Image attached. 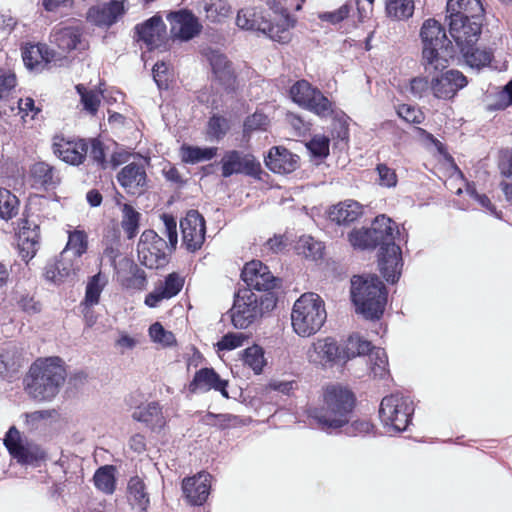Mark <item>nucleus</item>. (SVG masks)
Here are the masks:
<instances>
[{
	"label": "nucleus",
	"mask_w": 512,
	"mask_h": 512,
	"mask_svg": "<svg viewBox=\"0 0 512 512\" xmlns=\"http://www.w3.org/2000/svg\"><path fill=\"white\" fill-rule=\"evenodd\" d=\"M88 249V236L83 230H74L69 232L68 242L63 249L70 254L82 258Z\"/></svg>",
	"instance_id": "obj_47"
},
{
	"label": "nucleus",
	"mask_w": 512,
	"mask_h": 512,
	"mask_svg": "<svg viewBox=\"0 0 512 512\" xmlns=\"http://www.w3.org/2000/svg\"><path fill=\"white\" fill-rule=\"evenodd\" d=\"M149 335L154 342L160 343L163 346H172L176 342L174 334L165 330L158 322L150 326Z\"/></svg>",
	"instance_id": "obj_54"
},
{
	"label": "nucleus",
	"mask_w": 512,
	"mask_h": 512,
	"mask_svg": "<svg viewBox=\"0 0 512 512\" xmlns=\"http://www.w3.org/2000/svg\"><path fill=\"white\" fill-rule=\"evenodd\" d=\"M30 177L35 187L50 188L59 182L54 168L46 162L34 163L30 168Z\"/></svg>",
	"instance_id": "obj_36"
},
{
	"label": "nucleus",
	"mask_w": 512,
	"mask_h": 512,
	"mask_svg": "<svg viewBox=\"0 0 512 512\" xmlns=\"http://www.w3.org/2000/svg\"><path fill=\"white\" fill-rule=\"evenodd\" d=\"M349 241L353 247L360 249L376 248L375 240H373L369 229L354 230L349 234Z\"/></svg>",
	"instance_id": "obj_53"
},
{
	"label": "nucleus",
	"mask_w": 512,
	"mask_h": 512,
	"mask_svg": "<svg viewBox=\"0 0 512 512\" xmlns=\"http://www.w3.org/2000/svg\"><path fill=\"white\" fill-rule=\"evenodd\" d=\"M241 277L250 290L271 291L280 283L279 278L275 277L269 268L258 260L247 263L242 270Z\"/></svg>",
	"instance_id": "obj_14"
},
{
	"label": "nucleus",
	"mask_w": 512,
	"mask_h": 512,
	"mask_svg": "<svg viewBox=\"0 0 512 512\" xmlns=\"http://www.w3.org/2000/svg\"><path fill=\"white\" fill-rule=\"evenodd\" d=\"M82 267V259L62 250L57 260L45 267V277L53 283H61L75 277Z\"/></svg>",
	"instance_id": "obj_16"
},
{
	"label": "nucleus",
	"mask_w": 512,
	"mask_h": 512,
	"mask_svg": "<svg viewBox=\"0 0 512 512\" xmlns=\"http://www.w3.org/2000/svg\"><path fill=\"white\" fill-rule=\"evenodd\" d=\"M162 220L169 244L154 230H145L137 245L138 259L149 269L163 267L168 262L167 250L175 249L178 242L176 220L166 214L162 216Z\"/></svg>",
	"instance_id": "obj_4"
},
{
	"label": "nucleus",
	"mask_w": 512,
	"mask_h": 512,
	"mask_svg": "<svg viewBox=\"0 0 512 512\" xmlns=\"http://www.w3.org/2000/svg\"><path fill=\"white\" fill-rule=\"evenodd\" d=\"M351 297L356 312L366 319H379L382 316L387 302V292L376 275L353 276Z\"/></svg>",
	"instance_id": "obj_6"
},
{
	"label": "nucleus",
	"mask_w": 512,
	"mask_h": 512,
	"mask_svg": "<svg viewBox=\"0 0 512 512\" xmlns=\"http://www.w3.org/2000/svg\"><path fill=\"white\" fill-rule=\"evenodd\" d=\"M22 354L15 345H9L0 354V377L9 379L22 366Z\"/></svg>",
	"instance_id": "obj_34"
},
{
	"label": "nucleus",
	"mask_w": 512,
	"mask_h": 512,
	"mask_svg": "<svg viewBox=\"0 0 512 512\" xmlns=\"http://www.w3.org/2000/svg\"><path fill=\"white\" fill-rule=\"evenodd\" d=\"M449 33L460 49L473 46L481 33V24L476 16L452 18L449 20Z\"/></svg>",
	"instance_id": "obj_17"
},
{
	"label": "nucleus",
	"mask_w": 512,
	"mask_h": 512,
	"mask_svg": "<svg viewBox=\"0 0 512 512\" xmlns=\"http://www.w3.org/2000/svg\"><path fill=\"white\" fill-rule=\"evenodd\" d=\"M229 129V121L225 117L213 115L208 121L207 134L209 137L219 141L226 135Z\"/></svg>",
	"instance_id": "obj_52"
},
{
	"label": "nucleus",
	"mask_w": 512,
	"mask_h": 512,
	"mask_svg": "<svg viewBox=\"0 0 512 512\" xmlns=\"http://www.w3.org/2000/svg\"><path fill=\"white\" fill-rule=\"evenodd\" d=\"M88 143L87 155L99 168L106 167L105 151L103 143L98 139H90Z\"/></svg>",
	"instance_id": "obj_56"
},
{
	"label": "nucleus",
	"mask_w": 512,
	"mask_h": 512,
	"mask_svg": "<svg viewBox=\"0 0 512 512\" xmlns=\"http://www.w3.org/2000/svg\"><path fill=\"white\" fill-rule=\"evenodd\" d=\"M81 97V103L86 111L94 115L101 103V93L96 90H88L82 84L76 86Z\"/></svg>",
	"instance_id": "obj_51"
},
{
	"label": "nucleus",
	"mask_w": 512,
	"mask_h": 512,
	"mask_svg": "<svg viewBox=\"0 0 512 512\" xmlns=\"http://www.w3.org/2000/svg\"><path fill=\"white\" fill-rule=\"evenodd\" d=\"M414 0H386V12L397 20L410 18L414 13Z\"/></svg>",
	"instance_id": "obj_44"
},
{
	"label": "nucleus",
	"mask_w": 512,
	"mask_h": 512,
	"mask_svg": "<svg viewBox=\"0 0 512 512\" xmlns=\"http://www.w3.org/2000/svg\"><path fill=\"white\" fill-rule=\"evenodd\" d=\"M127 499L134 512H147L150 505L149 494L144 481L139 476L131 477L127 485Z\"/></svg>",
	"instance_id": "obj_29"
},
{
	"label": "nucleus",
	"mask_w": 512,
	"mask_h": 512,
	"mask_svg": "<svg viewBox=\"0 0 512 512\" xmlns=\"http://www.w3.org/2000/svg\"><path fill=\"white\" fill-rule=\"evenodd\" d=\"M373 350L371 342L363 339L358 334L351 335L345 344L342 353V359H350L356 356H362L366 353H371Z\"/></svg>",
	"instance_id": "obj_41"
},
{
	"label": "nucleus",
	"mask_w": 512,
	"mask_h": 512,
	"mask_svg": "<svg viewBox=\"0 0 512 512\" xmlns=\"http://www.w3.org/2000/svg\"><path fill=\"white\" fill-rule=\"evenodd\" d=\"M268 124V117L264 113L256 111L246 118L244 122V133L247 134L257 130H266Z\"/></svg>",
	"instance_id": "obj_60"
},
{
	"label": "nucleus",
	"mask_w": 512,
	"mask_h": 512,
	"mask_svg": "<svg viewBox=\"0 0 512 512\" xmlns=\"http://www.w3.org/2000/svg\"><path fill=\"white\" fill-rule=\"evenodd\" d=\"M171 34L182 41H188L197 36L202 29L198 18L187 10L178 11L170 15Z\"/></svg>",
	"instance_id": "obj_21"
},
{
	"label": "nucleus",
	"mask_w": 512,
	"mask_h": 512,
	"mask_svg": "<svg viewBox=\"0 0 512 512\" xmlns=\"http://www.w3.org/2000/svg\"><path fill=\"white\" fill-rule=\"evenodd\" d=\"M370 371L375 378H384L388 374V357L384 349L373 348L368 354Z\"/></svg>",
	"instance_id": "obj_46"
},
{
	"label": "nucleus",
	"mask_w": 512,
	"mask_h": 512,
	"mask_svg": "<svg viewBox=\"0 0 512 512\" xmlns=\"http://www.w3.org/2000/svg\"><path fill=\"white\" fill-rule=\"evenodd\" d=\"M447 18H465L477 16L482 11L479 0H448Z\"/></svg>",
	"instance_id": "obj_37"
},
{
	"label": "nucleus",
	"mask_w": 512,
	"mask_h": 512,
	"mask_svg": "<svg viewBox=\"0 0 512 512\" xmlns=\"http://www.w3.org/2000/svg\"><path fill=\"white\" fill-rule=\"evenodd\" d=\"M107 284L108 277L102 272H98L88 279L85 296L81 302L82 312L86 317L89 309L99 303L101 293Z\"/></svg>",
	"instance_id": "obj_30"
},
{
	"label": "nucleus",
	"mask_w": 512,
	"mask_h": 512,
	"mask_svg": "<svg viewBox=\"0 0 512 512\" xmlns=\"http://www.w3.org/2000/svg\"><path fill=\"white\" fill-rule=\"evenodd\" d=\"M82 32L78 24L56 25L50 34V42L63 52H70L81 45Z\"/></svg>",
	"instance_id": "obj_25"
},
{
	"label": "nucleus",
	"mask_w": 512,
	"mask_h": 512,
	"mask_svg": "<svg viewBox=\"0 0 512 512\" xmlns=\"http://www.w3.org/2000/svg\"><path fill=\"white\" fill-rule=\"evenodd\" d=\"M209 61L213 70V73L217 77V79L226 86L230 88L234 84L235 76L234 71L232 69L231 63L228 61L227 57L218 52H212Z\"/></svg>",
	"instance_id": "obj_35"
},
{
	"label": "nucleus",
	"mask_w": 512,
	"mask_h": 512,
	"mask_svg": "<svg viewBox=\"0 0 512 512\" xmlns=\"http://www.w3.org/2000/svg\"><path fill=\"white\" fill-rule=\"evenodd\" d=\"M227 385L228 381L222 379L214 369L202 368L195 373L188 389L191 393L207 392L213 389L219 391L223 397L229 398Z\"/></svg>",
	"instance_id": "obj_22"
},
{
	"label": "nucleus",
	"mask_w": 512,
	"mask_h": 512,
	"mask_svg": "<svg viewBox=\"0 0 512 512\" xmlns=\"http://www.w3.org/2000/svg\"><path fill=\"white\" fill-rule=\"evenodd\" d=\"M119 184L128 194L141 195L147 186V175L143 165L130 163L117 175Z\"/></svg>",
	"instance_id": "obj_23"
},
{
	"label": "nucleus",
	"mask_w": 512,
	"mask_h": 512,
	"mask_svg": "<svg viewBox=\"0 0 512 512\" xmlns=\"http://www.w3.org/2000/svg\"><path fill=\"white\" fill-rule=\"evenodd\" d=\"M327 318L323 299L316 293H305L294 303L291 321L295 333L309 337L320 330Z\"/></svg>",
	"instance_id": "obj_8"
},
{
	"label": "nucleus",
	"mask_w": 512,
	"mask_h": 512,
	"mask_svg": "<svg viewBox=\"0 0 512 512\" xmlns=\"http://www.w3.org/2000/svg\"><path fill=\"white\" fill-rule=\"evenodd\" d=\"M4 445L9 451L10 455L15 458L17 453L25 446L22 443L20 432L16 427L12 426L5 435Z\"/></svg>",
	"instance_id": "obj_57"
},
{
	"label": "nucleus",
	"mask_w": 512,
	"mask_h": 512,
	"mask_svg": "<svg viewBox=\"0 0 512 512\" xmlns=\"http://www.w3.org/2000/svg\"><path fill=\"white\" fill-rule=\"evenodd\" d=\"M351 11L349 4H344L335 11L322 12L318 14V18L323 22H328L332 25H336L345 20Z\"/></svg>",
	"instance_id": "obj_61"
},
{
	"label": "nucleus",
	"mask_w": 512,
	"mask_h": 512,
	"mask_svg": "<svg viewBox=\"0 0 512 512\" xmlns=\"http://www.w3.org/2000/svg\"><path fill=\"white\" fill-rule=\"evenodd\" d=\"M124 13L123 2L111 0L109 3L91 7L88 19L98 26H111Z\"/></svg>",
	"instance_id": "obj_28"
},
{
	"label": "nucleus",
	"mask_w": 512,
	"mask_h": 512,
	"mask_svg": "<svg viewBox=\"0 0 512 512\" xmlns=\"http://www.w3.org/2000/svg\"><path fill=\"white\" fill-rule=\"evenodd\" d=\"M138 41H143L152 50L160 47L166 39V25L159 15H154L135 26Z\"/></svg>",
	"instance_id": "obj_20"
},
{
	"label": "nucleus",
	"mask_w": 512,
	"mask_h": 512,
	"mask_svg": "<svg viewBox=\"0 0 512 512\" xmlns=\"http://www.w3.org/2000/svg\"><path fill=\"white\" fill-rule=\"evenodd\" d=\"M290 96L296 104L320 117H329L333 114V103L308 81H297L290 88Z\"/></svg>",
	"instance_id": "obj_10"
},
{
	"label": "nucleus",
	"mask_w": 512,
	"mask_h": 512,
	"mask_svg": "<svg viewBox=\"0 0 512 512\" xmlns=\"http://www.w3.org/2000/svg\"><path fill=\"white\" fill-rule=\"evenodd\" d=\"M27 224L28 221H25V224L22 226L20 233L21 244L19 245L20 255L26 263L35 256L38 245V240L36 239L37 234L35 233L34 236L30 237L28 232L30 227H28Z\"/></svg>",
	"instance_id": "obj_48"
},
{
	"label": "nucleus",
	"mask_w": 512,
	"mask_h": 512,
	"mask_svg": "<svg viewBox=\"0 0 512 512\" xmlns=\"http://www.w3.org/2000/svg\"><path fill=\"white\" fill-rule=\"evenodd\" d=\"M65 377V369L59 358L38 360L30 367L24 380L25 390L37 401H49L58 394Z\"/></svg>",
	"instance_id": "obj_3"
},
{
	"label": "nucleus",
	"mask_w": 512,
	"mask_h": 512,
	"mask_svg": "<svg viewBox=\"0 0 512 512\" xmlns=\"http://www.w3.org/2000/svg\"><path fill=\"white\" fill-rule=\"evenodd\" d=\"M248 336L243 332L228 333L222 337L217 346L219 350H233L243 346Z\"/></svg>",
	"instance_id": "obj_58"
},
{
	"label": "nucleus",
	"mask_w": 512,
	"mask_h": 512,
	"mask_svg": "<svg viewBox=\"0 0 512 512\" xmlns=\"http://www.w3.org/2000/svg\"><path fill=\"white\" fill-rule=\"evenodd\" d=\"M368 229L375 240L376 247L380 246L381 274L387 282L393 284L398 281L403 266L401 249L395 244L396 236L401 235L400 231L396 223L385 215L377 216Z\"/></svg>",
	"instance_id": "obj_2"
},
{
	"label": "nucleus",
	"mask_w": 512,
	"mask_h": 512,
	"mask_svg": "<svg viewBox=\"0 0 512 512\" xmlns=\"http://www.w3.org/2000/svg\"><path fill=\"white\" fill-rule=\"evenodd\" d=\"M121 211V227L127 238L131 240L138 234L141 214L127 203L122 205Z\"/></svg>",
	"instance_id": "obj_39"
},
{
	"label": "nucleus",
	"mask_w": 512,
	"mask_h": 512,
	"mask_svg": "<svg viewBox=\"0 0 512 512\" xmlns=\"http://www.w3.org/2000/svg\"><path fill=\"white\" fill-rule=\"evenodd\" d=\"M460 50L466 63L472 68L480 69L487 66L490 64L493 57V53L490 49L474 48V45L466 46Z\"/></svg>",
	"instance_id": "obj_38"
},
{
	"label": "nucleus",
	"mask_w": 512,
	"mask_h": 512,
	"mask_svg": "<svg viewBox=\"0 0 512 512\" xmlns=\"http://www.w3.org/2000/svg\"><path fill=\"white\" fill-rule=\"evenodd\" d=\"M420 37L425 72L431 74L438 69H446L451 41L441 24L435 19H427L421 27Z\"/></svg>",
	"instance_id": "obj_7"
},
{
	"label": "nucleus",
	"mask_w": 512,
	"mask_h": 512,
	"mask_svg": "<svg viewBox=\"0 0 512 512\" xmlns=\"http://www.w3.org/2000/svg\"><path fill=\"white\" fill-rule=\"evenodd\" d=\"M44 452L37 446H24L15 456L18 462L22 464H34L44 458Z\"/></svg>",
	"instance_id": "obj_55"
},
{
	"label": "nucleus",
	"mask_w": 512,
	"mask_h": 512,
	"mask_svg": "<svg viewBox=\"0 0 512 512\" xmlns=\"http://www.w3.org/2000/svg\"><path fill=\"white\" fill-rule=\"evenodd\" d=\"M414 408L409 397L392 394L382 399L379 415L385 427L394 432L404 431L410 421Z\"/></svg>",
	"instance_id": "obj_9"
},
{
	"label": "nucleus",
	"mask_w": 512,
	"mask_h": 512,
	"mask_svg": "<svg viewBox=\"0 0 512 512\" xmlns=\"http://www.w3.org/2000/svg\"><path fill=\"white\" fill-rule=\"evenodd\" d=\"M376 170L380 186L392 188L397 185L398 179L394 169L381 163L377 165Z\"/></svg>",
	"instance_id": "obj_63"
},
{
	"label": "nucleus",
	"mask_w": 512,
	"mask_h": 512,
	"mask_svg": "<svg viewBox=\"0 0 512 512\" xmlns=\"http://www.w3.org/2000/svg\"><path fill=\"white\" fill-rule=\"evenodd\" d=\"M183 279L177 273L169 274L164 282H161L145 298V304L149 307H156L164 299L176 296L182 289Z\"/></svg>",
	"instance_id": "obj_27"
},
{
	"label": "nucleus",
	"mask_w": 512,
	"mask_h": 512,
	"mask_svg": "<svg viewBox=\"0 0 512 512\" xmlns=\"http://www.w3.org/2000/svg\"><path fill=\"white\" fill-rule=\"evenodd\" d=\"M307 359L310 363L325 367L342 359V353L337 342L331 338L317 339L311 344L306 352Z\"/></svg>",
	"instance_id": "obj_18"
},
{
	"label": "nucleus",
	"mask_w": 512,
	"mask_h": 512,
	"mask_svg": "<svg viewBox=\"0 0 512 512\" xmlns=\"http://www.w3.org/2000/svg\"><path fill=\"white\" fill-rule=\"evenodd\" d=\"M97 489L105 494H112L115 490V468L105 465L98 468L93 477Z\"/></svg>",
	"instance_id": "obj_42"
},
{
	"label": "nucleus",
	"mask_w": 512,
	"mask_h": 512,
	"mask_svg": "<svg viewBox=\"0 0 512 512\" xmlns=\"http://www.w3.org/2000/svg\"><path fill=\"white\" fill-rule=\"evenodd\" d=\"M129 273L130 276L124 281L123 285L127 288L142 289L146 283L145 272L136 264L131 263Z\"/></svg>",
	"instance_id": "obj_59"
},
{
	"label": "nucleus",
	"mask_w": 512,
	"mask_h": 512,
	"mask_svg": "<svg viewBox=\"0 0 512 512\" xmlns=\"http://www.w3.org/2000/svg\"><path fill=\"white\" fill-rule=\"evenodd\" d=\"M297 250L305 258L318 260L323 255L324 245L311 236H302L298 241Z\"/></svg>",
	"instance_id": "obj_45"
},
{
	"label": "nucleus",
	"mask_w": 512,
	"mask_h": 512,
	"mask_svg": "<svg viewBox=\"0 0 512 512\" xmlns=\"http://www.w3.org/2000/svg\"><path fill=\"white\" fill-rule=\"evenodd\" d=\"M430 86L433 95L438 99H451L456 93L467 85V79L458 70L438 69L431 74Z\"/></svg>",
	"instance_id": "obj_12"
},
{
	"label": "nucleus",
	"mask_w": 512,
	"mask_h": 512,
	"mask_svg": "<svg viewBox=\"0 0 512 512\" xmlns=\"http://www.w3.org/2000/svg\"><path fill=\"white\" fill-rule=\"evenodd\" d=\"M52 149L53 153L62 161L71 165H79L87 155L88 143L84 139L72 141L62 136H55Z\"/></svg>",
	"instance_id": "obj_19"
},
{
	"label": "nucleus",
	"mask_w": 512,
	"mask_h": 512,
	"mask_svg": "<svg viewBox=\"0 0 512 512\" xmlns=\"http://www.w3.org/2000/svg\"><path fill=\"white\" fill-rule=\"evenodd\" d=\"M257 301H259L258 295L250 289L239 290L235 295L230 312L232 323L236 328L246 329L261 317V310L257 308Z\"/></svg>",
	"instance_id": "obj_11"
},
{
	"label": "nucleus",
	"mask_w": 512,
	"mask_h": 512,
	"mask_svg": "<svg viewBox=\"0 0 512 512\" xmlns=\"http://www.w3.org/2000/svg\"><path fill=\"white\" fill-rule=\"evenodd\" d=\"M362 214V207L356 201H345L334 205L329 210V218L331 221L341 225L349 224L355 221Z\"/></svg>",
	"instance_id": "obj_32"
},
{
	"label": "nucleus",
	"mask_w": 512,
	"mask_h": 512,
	"mask_svg": "<svg viewBox=\"0 0 512 512\" xmlns=\"http://www.w3.org/2000/svg\"><path fill=\"white\" fill-rule=\"evenodd\" d=\"M295 24L286 9H282L273 19H268L264 11L257 7H246L238 11L236 25L245 30L260 31L271 40L287 43L290 38V28Z\"/></svg>",
	"instance_id": "obj_5"
},
{
	"label": "nucleus",
	"mask_w": 512,
	"mask_h": 512,
	"mask_svg": "<svg viewBox=\"0 0 512 512\" xmlns=\"http://www.w3.org/2000/svg\"><path fill=\"white\" fill-rule=\"evenodd\" d=\"M19 201L9 190L0 188V217L11 219L17 214Z\"/></svg>",
	"instance_id": "obj_50"
},
{
	"label": "nucleus",
	"mask_w": 512,
	"mask_h": 512,
	"mask_svg": "<svg viewBox=\"0 0 512 512\" xmlns=\"http://www.w3.org/2000/svg\"><path fill=\"white\" fill-rule=\"evenodd\" d=\"M397 114L408 123L420 124L424 120L422 111L408 104L399 105Z\"/></svg>",
	"instance_id": "obj_62"
},
{
	"label": "nucleus",
	"mask_w": 512,
	"mask_h": 512,
	"mask_svg": "<svg viewBox=\"0 0 512 512\" xmlns=\"http://www.w3.org/2000/svg\"><path fill=\"white\" fill-rule=\"evenodd\" d=\"M355 404L354 394L341 385L327 386L323 393V404L309 408L308 418L323 431L330 432L346 425Z\"/></svg>",
	"instance_id": "obj_1"
},
{
	"label": "nucleus",
	"mask_w": 512,
	"mask_h": 512,
	"mask_svg": "<svg viewBox=\"0 0 512 512\" xmlns=\"http://www.w3.org/2000/svg\"><path fill=\"white\" fill-rule=\"evenodd\" d=\"M216 147H198V146H187L181 147V157L186 163L195 164L202 161L211 160L217 154Z\"/></svg>",
	"instance_id": "obj_40"
},
{
	"label": "nucleus",
	"mask_w": 512,
	"mask_h": 512,
	"mask_svg": "<svg viewBox=\"0 0 512 512\" xmlns=\"http://www.w3.org/2000/svg\"><path fill=\"white\" fill-rule=\"evenodd\" d=\"M243 362L250 367L255 374H260L266 364L264 351L258 345H252L243 351Z\"/></svg>",
	"instance_id": "obj_49"
},
{
	"label": "nucleus",
	"mask_w": 512,
	"mask_h": 512,
	"mask_svg": "<svg viewBox=\"0 0 512 512\" xmlns=\"http://www.w3.org/2000/svg\"><path fill=\"white\" fill-rule=\"evenodd\" d=\"M203 9L206 18L211 22H221L231 11L230 5L225 0H205Z\"/></svg>",
	"instance_id": "obj_43"
},
{
	"label": "nucleus",
	"mask_w": 512,
	"mask_h": 512,
	"mask_svg": "<svg viewBox=\"0 0 512 512\" xmlns=\"http://www.w3.org/2000/svg\"><path fill=\"white\" fill-rule=\"evenodd\" d=\"M210 478L208 473L201 472L183 480V494L190 504L202 505L206 501L210 491Z\"/></svg>",
	"instance_id": "obj_24"
},
{
	"label": "nucleus",
	"mask_w": 512,
	"mask_h": 512,
	"mask_svg": "<svg viewBox=\"0 0 512 512\" xmlns=\"http://www.w3.org/2000/svg\"><path fill=\"white\" fill-rule=\"evenodd\" d=\"M310 152L317 157H325L329 153V139L325 136H315L307 144Z\"/></svg>",
	"instance_id": "obj_64"
},
{
	"label": "nucleus",
	"mask_w": 512,
	"mask_h": 512,
	"mask_svg": "<svg viewBox=\"0 0 512 512\" xmlns=\"http://www.w3.org/2000/svg\"><path fill=\"white\" fill-rule=\"evenodd\" d=\"M50 57L48 47L43 44H28L22 49L23 62L30 70L44 67Z\"/></svg>",
	"instance_id": "obj_33"
},
{
	"label": "nucleus",
	"mask_w": 512,
	"mask_h": 512,
	"mask_svg": "<svg viewBox=\"0 0 512 512\" xmlns=\"http://www.w3.org/2000/svg\"><path fill=\"white\" fill-rule=\"evenodd\" d=\"M132 418L145 423L152 430L161 429L164 426V417L159 404L156 402L137 407L132 413Z\"/></svg>",
	"instance_id": "obj_31"
},
{
	"label": "nucleus",
	"mask_w": 512,
	"mask_h": 512,
	"mask_svg": "<svg viewBox=\"0 0 512 512\" xmlns=\"http://www.w3.org/2000/svg\"><path fill=\"white\" fill-rule=\"evenodd\" d=\"M299 157L286 148L272 147L265 158L266 166L274 173L288 174L298 167Z\"/></svg>",
	"instance_id": "obj_26"
},
{
	"label": "nucleus",
	"mask_w": 512,
	"mask_h": 512,
	"mask_svg": "<svg viewBox=\"0 0 512 512\" xmlns=\"http://www.w3.org/2000/svg\"><path fill=\"white\" fill-rule=\"evenodd\" d=\"M183 244L187 250L194 252L200 249L205 240V220L196 210L189 211L180 221Z\"/></svg>",
	"instance_id": "obj_15"
},
{
	"label": "nucleus",
	"mask_w": 512,
	"mask_h": 512,
	"mask_svg": "<svg viewBox=\"0 0 512 512\" xmlns=\"http://www.w3.org/2000/svg\"><path fill=\"white\" fill-rule=\"evenodd\" d=\"M221 175L228 178L234 174L255 176L260 171V163L250 154L239 150H228L220 160Z\"/></svg>",
	"instance_id": "obj_13"
}]
</instances>
